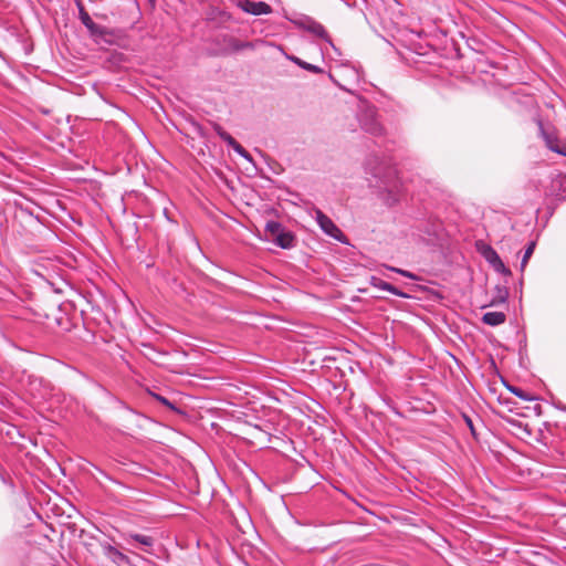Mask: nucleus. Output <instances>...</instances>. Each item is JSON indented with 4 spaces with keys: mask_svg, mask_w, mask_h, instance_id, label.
Returning <instances> with one entry per match:
<instances>
[{
    "mask_svg": "<svg viewBox=\"0 0 566 566\" xmlns=\"http://www.w3.org/2000/svg\"><path fill=\"white\" fill-rule=\"evenodd\" d=\"M150 4H155L156 3V0H148Z\"/></svg>",
    "mask_w": 566,
    "mask_h": 566,
    "instance_id": "cd10ccee",
    "label": "nucleus"
},
{
    "mask_svg": "<svg viewBox=\"0 0 566 566\" xmlns=\"http://www.w3.org/2000/svg\"><path fill=\"white\" fill-rule=\"evenodd\" d=\"M482 254H483L484 259L493 266V269L496 272H500L503 274L511 273V271L505 266V264L501 260L500 255L493 248H491L489 245L485 247Z\"/></svg>",
    "mask_w": 566,
    "mask_h": 566,
    "instance_id": "423d86ee",
    "label": "nucleus"
},
{
    "mask_svg": "<svg viewBox=\"0 0 566 566\" xmlns=\"http://www.w3.org/2000/svg\"><path fill=\"white\" fill-rule=\"evenodd\" d=\"M126 541L127 542L134 541V542L139 543L143 546H146V547L153 546L154 542H155L151 536H147V535L138 534V533H129V534H127Z\"/></svg>",
    "mask_w": 566,
    "mask_h": 566,
    "instance_id": "4468645a",
    "label": "nucleus"
},
{
    "mask_svg": "<svg viewBox=\"0 0 566 566\" xmlns=\"http://www.w3.org/2000/svg\"><path fill=\"white\" fill-rule=\"evenodd\" d=\"M506 319V315L503 312H486L482 316V322L490 326H499Z\"/></svg>",
    "mask_w": 566,
    "mask_h": 566,
    "instance_id": "9b49d317",
    "label": "nucleus"
},
{
    "mask_svg": "<svg viewBox=\"0 0 566 566\" xmlns=\"http://www.w3.org/2000/svg\"><path fill=\"white\" fill-rule=\"evenodd\" d=\"M289 59L291 61H293L294 63H296L297 65H300L304 70H307V71L313 72V73H321L322 72L321 67H318V66H316L314 64L304 62V61H302L301 59H298L296 56H289Z\"/></svg>",
    "mask_w": 566,
    "mask_h": 566,
    "instance_id": "2eb2a0df",
    "label": "nucleus"
},
{
    "mask_svg": "<svg viewBox=\"0 0 566 566\" xmlns=\"http://www.w3.org/2000/svg\"><path fill=\"white\" fill-rule=\"evenodd\" d=\"M150 4H155L156 3V0H148Z\"/></svg>",
    "mask_w": 566,
    "mask_h": 566,
    "instance_id": "c85d7f7f",
    "label": "nucleus"
},
{
    "mask_svg": "<svg viewBox=\"0 0 566 566\" xmlns=\"http://www.w3.org/2000/svg\"><path fill=\"white\" fill-rule=\"evenodd\" d=\"M506 296H507V293H505V295L501 298V301L505 302L506 301Z\"/></svg>",
    "mask_w": 566,
    "mask_h": 566,
    "instance_id": "bb28decb",
    "label": "nucleus"
},
{
    "mask_svg": "<svg viewBox=\"0 0 566 566\" xmlns=\"http://www.w3.org/2000/svg\"><path fill=\"white\" fill-rule=\"evenodd\" d=\"M381 197L387 206H394L400 199V187L396 182L392 186L384 184Z\"/></svg>",
    "mask_w": 566,
    "mask_h": 566,
    "instance_id": "6e6552de",
    "label": "nucleus"
},
{
    "mask_svg": "<svg viewBox=\"0 0 566 566\" xmlns=\"http://www.w3.org/2000/svg\"><path fill=\"white\" fill-rule=\"evenodd\" d=\"M104 552L107 556L112 557L114 560L126 559V556L112 545L104 546Z\"/></svg>",
    "mask_w": 566,
    "mask_h": 566,
    "instance_id": "dca6fc26",
    "label": "nucleus"
},
{
    "mask_svg": "<svg viewBox=\"0 0 566 566\" xmlns=\"http://www.w3.org/2000/svg\"><path fill=\"white\" fill-rule=\"evenodd\" d=\"M154 397L157 401H159L160 403H163L164 406L170 408V409H175V406L165 397L160 396V395H157V394H154Z\"/></svg>",
    "mask_w": 566,
    "mask_h": 566,
    "instance_id": "412c9836",
    "label": "nucleus"
},
{
    "mask_svg": "<svg viewBox=\"0 0 566 566\" xmlns=\"http://www.w3.org/2000/svg\"><path fill=\"white\" fill-rule=\"evenodd\" d=\"M213 130L216 134L229 146L231 147L238 155L241 157L251 160L250 154L240 145L228 132H226L220 125H213Z\"/></svg>",
    "mask_w": 566,
    "mask_h": 566,
    "instance_id": "39448f33",
    "label": "nucleus"
},
{
    "mask_svg": "<svg viewBox=\"0 0 566 566\" xmlns=\"http://www.w3.org/2000/svg\"><path fill=\"white\" fill-rule=\"evenodd\" d=\"M463 417H464V421H465L467 426L469 427L471 433L474 436L475 434V429H474L472 419L469 416H465V415Z\"/></svg>",
    "mask_w": 566,
    "mask_h": 566,
    "instance_id": "5701e85b",
    "label": "nucleus"
},
{
    "mask_svg": "<svg viewBox=\"0 0 566 566\" xmlns=\"http://www.w3.org/2000/svg\"><path fill=\"white\" fill-rule=\"evenodd\" d=\"M389 271H392V272H396L405 277H408L410 280H415L417 281L418 280V276L416 274H413L412 272H409V271H406V270H402V269H399V268H395V266H389L387 265L386 266Z\"/></svg>",
    "mask_w": 566,
    "mask_h": 566,
    "instance_id": "a211bd4d",
    "label": "nucleus"
},
{
    "mask_svg": "<svg viewBox=\"0 0 566 566\" xmlns=\"http://www.w3.org/2000/svg\"><path fill=\"white\" fill-rule=\"evenodd\" d=\"M287 20L302 32H307L310 35H329L325 27L315 20L314 18L300 13L293 12L287 15Z\"/></svg>",
    "mask_w": 566,
    "mask_h": 566,
    "instance_id": "f03ea898",
    "label": "nucleus"
},
{
    "mask_svg": "<svg viewBox=\"0 0 566 566\" xmlns=\"http://www.w3.org/2000/svg\"><path fill=\"white\" fill-rule=\"evenodd\" d=\"M426 234L428 235V238L422 235H420V238L422 240L430 241L431 237H434L437 234L434 227L432 226L430 229H426Z\"/></svg>",
    "mask_w": 566,
    "mask_h": 566,
    "instance_id": "4be33fe9",
    "label": "nucleus"
},
{
    "mask_svg": "<svg viewBox=\"0 0 566 566\" xmlns=\"http://www.w3.org/2000/svg\"><path fill=\"white\" fill-rule=\"evenodd\" d=\"M223 40H228L229 48L222 50V53H232V52H237V51L244 50L248 48H254V45L252 43L241 42L238 40V38L230 36V38H223Z\"/></svg>",
    "mask_w": 566,
    "mask_h": 566,
    "instance_id": "ddd939ff",
    "label": "nucleus"
},
{
    "mask_svg": "<svg viewBox=\"0 0 566 566\" xmlns=\"http://www.w3.org/2000/svg\"><path fill=\"white\" fill-rule=\"evenodd\" d=\"M534 249H535V242L532 241L527 248L525 249L524 251V254H523V258H522V261H521V270L523 271L524 268L526 266L530 258L532 256L533 252H534Z\"/></svg>",
    "mask_w": 566,
    "mask_h": 566,
    "instance_id": "f3484780",
    "label": "nucleus"
},
{
    "mask_svg": "<svg viewBox=\"0 0 566 566\" xmlns=\"http://www.w3.org/2000/svg\"><path fill=\"white\" fill-rule=\"evenodd\" d=\"M511 392H513L515 396L520 397V398H523V399H526L523 395V391L521 389H517V388H511L510 389Z\"/></svg>",
    "mask_w": 566,
    "mask_h": 566,
    "instance_id": "393cba45",
    "label": "nucleus"
},
{
    "mask_svg": "<svg viewBox=\"0 0 566 566\" xmlns=\"http://www.w3.org/2000/svg\"><path fill=\"white\" fill-rule=\"evenodd\" d=\"M78 14L81 22L91 31L92 35H106L104 32L97 30V24L82 4H78Z\"/></svg>",
    "mask_w": 566,
    "mask_h": 566,
    "instance_id": "9d476101",
    "label": "nucleus"
},
{
    "mask_svg": "<svg viewBox=\"0 0 566 566\" xmlns=\"http://www.w3.org/2000/svg\"><path fill=\"white\" fill-rule=\"evenodd\" d=\"M539 128L545 139L546 146L556 154L566 156L565 145L553 133L544 130L542 125L539 126Z\"/></svg>",
    "mask_w": 566,
    "mask_h": 566,
    "instance_id": "0eeeda50",
    "label": "nucleus"
},
{
    "mask_svg": "<svg viewBox=\"0 0 566 566\" xmlns=\"http://www.w3.org/2000/svg\"><path fill=\"white\" fill-rule=\"evenodd\" d=\"M413 35H417V36H420V35H424L422 31H417V32H412Z\"/></svg>",
    "mask_w": 566,
    "mask_h": 566,
    "instance_id": "a878e982",
    "label": "nucleus"
},
{
    "mask_svg": "<svg viewBox=\"0 0 566 566\" xmlns=\"http://www.w3.org/2000/svg\"><path fill=\"white\" fill-rule=\"evenodd\" d=\"M557 184L559 188L558 196L563 199L566 198V175L560 176L557 180Z\"/></svg>",
    "mask_w": 566,
    "mask_h": 566,
    "instance_id": "aec40b11",
    "label": "nucleus"
},
{
    "mask_svg": "<svg viewBox=\"0 0 566 566\" xmlns=\"http://www.w3.org/2000/svg\"><path fill=\"white\" fill-rule=\"evenodd\" d=\"M324 39H325L328 43H331V41H329V40H331V38L325 36Z\"/></svg>",
    "mask_w": 566,
    "mask_h": 566,
    "instance_id": "c756f323",
    "label": "nucleus"
},
{
    "mask_svg": "<svg viewBox=\"0 0 566 566\" xmlns=\"http://www.w3.org/2000/svg\"><path fill=\"white\" fill-rule=\"evenodd\" d=\"M238 7L252 15H263L272 12V8L265 1L240 0Z\"/></svg>",
    "mask_w": 566,
    "mask_h": 566,
    "instance_id": "20e7f679",
    "label": "nucleus"
},
{
    "mask_svg": "<svg viewBox=\"0 0 566 566\" xmlns=\"http://www.w3.org/2000/svg\"><path fill=\"white\" fill-rule=\"evenodd\" d=\"M357 119L361 129L373 136H381L385 132L378 119L377 108L366 101H361L358 105Z\"/></svg>",
    "mask_w": 566,
    "mask_h": 566,
    "instance_id": "f257e3e1",
    "label": "nucleus"
},
{
    "mask_svg": "<svg viewBox=\"0 0 566 566\" xmlns=\"http://www.w3.org/2000/svg\"><path fill=\"white\" fill-rule=\"evenodd\" d=\"M467 41L468 46L473 49V45L478 43L479 38L472 36V38H464Z\"/></svg>",
    "mask_w": 566,
    "mask_h": 566,
    "instance_id": "b1692460",
    "label": "nucleus"
},
{
    "mask_svg": "<svg viewBox=\"0 0 566 566\" xmlns=\"http://www.w3.org/2000/svg\"><path fill=\"white\" fill-rule=\"evenodd\" d=\"M370 284L378 289V290H381V291H386V292H389L391 293L392 295H396V296H399V297H408V295L403 292H401L400 290H398L396 286H394L392 284L379 279V277H376V276H371L370 279Z\"/></svg>",
    "mask_w": 566,
    "mask_h": 566,
    "instance_id": "1a4fd4ad",
    "label": "nucleus"
},
{
    "mask_svg": "<svg viewBox=\"0 0 566 566\" xmlns=\"http://www.w3.org/2000/svg\"><path fill=\"white\" fill-rule=\"evenodd\" d=\"M294 242L295 237L289 231L280 232L274 239V243L282 249H291Z\"/></svg>",
    "mask_w": 566,
    "mask_h": 566,
    "instance_id": "f8f14e48",
    "label": "nucleus"
},
{
    "mask_svg": "<svg viewBox=\"0 0 566 566\" xmlns=\"http://www.w3.org/2000/svg\"><path fill=\"white\" fill-rule=\"evenodd\" d=\"M314 218L319 226L321 230L329 235L331 238L343 242L344 240V233L342 230L333 222V220L327 217L322 210L315 208L313 209Z\"/></svg>",
    "mask_w": 566,
    "mask_h": 566,
    "instance_id": "7ed1b4c3",
    "label": "nucleus"
},
{
    "mask_svg": "<svg viewBox=\"0 0 566 566\" xmlns=\"http://www.w3.org/2000/svg\"><path fill=\"white\" fill-rule=\"evenodd\" d=\"M266 231H269L273 235H277L281 231V224L276 221H270L265 226Z\"/></svg>",
    "mask_w": 566,
    "mask_h": 566,
    "instance_id": "6ab92c4d",
    "label": "nucleus"
}]
</instances>
